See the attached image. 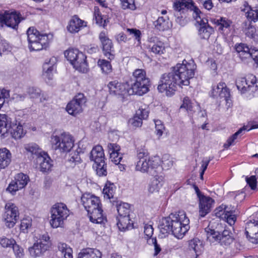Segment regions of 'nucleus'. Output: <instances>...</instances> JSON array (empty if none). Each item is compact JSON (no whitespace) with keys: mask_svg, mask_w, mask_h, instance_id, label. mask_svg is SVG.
I'll list each match as a JSON object with an SVG mask.
<instances>
[{"mask_svg":"<svg viewBox=\"0 0 258 258\" xmlns=\"http://www.w3.org/2000/svg\"><path fill=\"white\" fill-rule=\"evenodd\" d=\"M58 250L64 258H73V249L70 246L63 242H58L57 245Z\"/></svg>","mask_w":258,"mask_h":258,"instance_id":"c9c22d12","label":"nucleus"},{"mask_svg":"<svg viewBox=\"0 0 258 258\" xmlns=\"http://www.w3.org/2000/svg\"><path fill=\"white\" fill-rule=\"evenodd\" d=\"M32 226V219L30 217L24 218L21 222L20 230L23 233H27Z\"/></svg>","mask_w":258,"mask_h":258,"instance_id":"09e8293b","label":"nucleus"},{"mask_svg":"<svg viewBox=\"0 0 258 258\" xmlns=\"http://www.w3.org/2000/svg\"><path fill=\"white\" fill-rule=\"evenodd\" d=\"M199 201V215L201 217H204L211 212L215 201L212 198L208 196L202 197Z\"/></svg>","mask_w":258,"mask_h":258,"instance_id":"5701e85b","label":"nucleus"},{"mask_svg":"<svg viewBox=\"0 0 258 258\" xmlns=\"http://www.w3.org/2000/svg\"><path fill=\"white\" fill-rule=\"evenodd\" d=\"M117 225L120 231H124L134 228V223L130 216L117 217Z\"/></svg>","mask_w":258,"mask_h":258,"instance_id":"7c9ffc66","label":"nucleus"},{"mask_svg":"<svg viewBox=\"0 0 258 258\" xmlns=\"http://www.w3.org/2000/svg\"><path fill=\"white\" fill-rule=\"evenodd\" d=\"M11 118L7 115L0 114V135L5 136L12 127Z\"/></svg>","mask_w":258,"mask_h":258,"instance_id":"c85d7f7f","label":"nucleus"},{"mask_svg":"<svg viewBox=\"0 0 258 258\" xmlns=\"http://www.w3.org/2000/svg\"><path fill=\"white\" fill-rule=\"evenodd\" d=\"M149 242L154 245V255H157L161 250V248L159 244L157 243V239L156 238H152L149 240Z\"/></svg>","mask_w":258,"mask_h":258,"instance_id":"338daca9","label":"nucleus"},{"mask_svg":"<svg viewBox=\"0 0 258 258\" xmlns=\"http://www.w3.org/2000/svg\"><path fill=\"white\" fill-rule=\"evenodd\" d=\"M189 220L185 212L179 211L162 218L159 227L163 234L171 233L175 237L181 239L189 230Z\"/></svg>","mask_w":258,"mask_h":258,"instance_id":"f257e3e1","label":"nucleus"},{"mask_svg":"<svg viewBox=\"0 0 258 258\" xmlns=\"http://www.w3.org/2000/svg\"><path fill=\"white\" fill-rule=\"evenodd\" d=\"M100 255H101V253L97 249L86 248L81 250L78 258H99Z\"/></svg>","mask_w":258,"mask_h":258,"instance_id":"f704fd0d","label":"nucleus"},{"mask_svg":"<svg viewBox=\"0 0 258 258\" xmlns=\"http://www.w3.org/2000/svg\"><path fill=\"white\" fill-rule=\"evenodd\" d=\"M120 1L123 9H130L131 10L136 9L135 0H120Z\"/></svg>","mask_w":258,"mask_h":258,"instance_id":"3c124183","label":"nucleus"},{"mask_svg":"<svg viewBox=\"0 0 258 258\" xmlns=\"http://www.w3.org/2000/svg\"><path fill=\"white\" fill-rule=\"evenodd\" d=\"M130 85L129 95L136 94L142 96L147 93L149 91L150 81L146 76V71L143 69L135 70Z\"/></svg>","mask_w":258,"mask_h":258,"instance_id":"20e7f679","label":"nucleus"},{"mask_svg":"<svg viewBox=\"0 0 258 258\" xmlns=\"http://www.w3.org/2000/svg\"><path fill=\"white\" fill-rule=\"evenodd\" d=\"M11 47L6 40L3 39L2 36L0 38V55L5 52L10 51Z\"/></svg>","mask_w":258,"mask_h":258,"instance_id":"bf43d9fd","label":"nucleus"},{"mask_svg":"<svg viewBox=\"0 0 258 258\" xmlns=\"http://www.w3.org/2000/svg\"><path fill=\"white\" fill-rule=\"evenodd\" d=\"M97 63L102 72L104 73L108 74L111 72L112 66L110 61L104 59H99Z\"/></svg>","mask_w":258,"mask_h":258,"instance_id":"c03bdc74","label":"nucleus"},{"mask_svg":"<svg viewBox=\"0 0 258 258\" xmlns=\"http://www.w3.org/2000/svg\"><path fill=\"white\" fill-rule=\"evenodd\" d=\"M12 248L16 258H23L24 256V249L21 246L16 242Z\"/></svg>","mask_w":258,"mask_h":258,"instance_id":"864d4df0","label":"nucleus"},{"mask_svg":"<svg viewBox=\"0 0 258 258\" xmlns=\"http://www.w3.org/2000/svg\"><path fill=\"white\" fill-rule=\"evenodd\" d=\"M112 205L116 207L118 214V217L130 216V209L128 204L122 203L118 200L116 201L112 200Z\"/></svg>","mask_w":258,"mask_h":258,"instance_id":"c756f323","label":"nucleus"},{"mask_svg":"<svg viewBox=\"0 0 258 258\" xmlns=\"http://www.w3.org/2000/svg\"><path fill=\"white\" fill-rule=\"evenodd\" d=\"M172 69L180 80V84L188 86L190 84V80L195 76L197 65L192 59L188 61L184 59L181 63H178Z\"/></svg>","mask_w":258,"mask_h":258,"instance_id":"39448f33","label":"nucleus"},{"mask_svg":"<svg viewBox=\"0 0 258 258\" xmlns=\"http://www.w3.org/2000/svg\"><path fill=\"white\" fill-rule=\"evenodd\" d=\"M79 52V50L78 49L69 48L64 51V54L68 60L72 64V62H73L76 58Z\"/></svg>","mask_w":258,"mask_h":258,"instance_id":"a18cd8bd","label":"nucleus"},{"mask_svg":"<svg viewBox=\"0 0 258 258\" xmlns=\"http://www.w3.org/2000/svg\"><path fill=\"white\" fill-rule=\"evenodd\" d=\"M160 165V163L157 159L148 158V160H139L137 163L136 169L143 173L147 172L154 175L157 173L156 169Z\"/></svg>","mask_w":258,"mask_h":258,"instance_id":"2eb2a0df","label":"nucleus"},{"mask_svg":"<svg viewBox=\"0 0 258 258\" xmlns=\"http://www.w3.org/2000/svg\"><path fill=\"white\" fill-rule=\"evenodd\" d=\"M86 102L87 98L84 94L78 93L68 103L66 110L70 115L76 116L83 112Z\"/></svg>","mask_w":258,"mask_h":258,"instance_id":"ddd939ff","label":"nucleus"},{"mask_svg":"<svg viewBox=\"0 0 258 258\" xmlns=\"http://www.w3.org/2000/svg\"><path fill=\"white\" fill-rule=\"evenodd\" d=\"M256 84L255 77L251 75L247 79L245 77H239L236 80V85L241 93H244L247 91L251 92L257 90V85Z\"/></svg>","mask_w":258,"mask_h":258,"instance_id":"dca6fc26","label":"nucleus"},{"mask_svg":"<svg viewBox=\"0 0 258 258\" xmlns=\"http://www.w3.org/2000/svg\"><path fill=\"white\" fill-rule=\"evenodd\" d=\"M27 94L32 98H37L40 96L41 90L35 87H29L27 90Z\"/></svg>","mask_w":258,"mask_h":258,"instance_id":"6e6d98bb","label":"nucleus"},{"mask_svg":"<svg viewBox=\"0 0 258 258\" xmlns=\"http://www.w3.org/2000/svg\"><path fill=\"white\" fill-rule=\"evenodd\" d=\"M245 233L250 242L258 243V221L249 220L246 223Z\"/></svg>","mask_w":258,"mask_h":258,"instance_id":"4be33fe9","label":"nucleus"},{"mask_svg":"<svg viewBox=\"0 0 258 258\" xmlns=\"http://www.w3.org/2000/svg\"><path fill=\"white\" fill-rule=\"evenodd\" d=\"M50 213V224L52 228H57L63 226L64 221L69 216L70 210L64 203H57L51 207Z\"/></svg>","mask_w":258,"mask_h":258,"instance_id":"6e6552de","label":"nucleus"},{"mask_svg":"<svg viewBox=\"0 0 258 258\" xmlns=\"http://www.w3.org/2000/svg\"><path fill=\"white\" fill-rule=\"evenodd\" d=\"M128 123L132 125L133 127H140L142 125L143 119L135 114L132 118L129 119Z\"/></svg>","mask_w":258,"mask_h":258,"instance_id":"0e129e2a","label":"nucleus"},{"mask_svg":"<svg viewBox=\"0 0 258 258\" xmlns=\"http://www.w3.org/2000/svg\"><path fill=\"white\" fill-rule=\"evenodd\" d=\"M57 59L56 57L52 56L49 60L46 59L43 65V77L45 81L52 80L53 74L56 71V63Z\"/></svg>","mask_w":258,"mask_h":258,"instance_id":"412c9836","label":"nucleus"},{"mask_svg":"<svg viewBox=\"0 0 258 258\" xmlns=\"http://www.w3.org/2000/svg\"><path fill=\"white\" fill-rule=\"evenodd\" d=\"M184 108L186 109L187 111H191L192 106L191 101L188 97L184 98L183 100V103L180 106V108Z\"/></svg>","mask_w":258,"mask_h":258,"instance_id":"774afa93","label":"nucleus"},{"mask_svg":"<svg viewBox=\"0 0 258 258\" xmlns=\"http://www.w3.org/2000/svg\"><path fill=\"white\" fill-rule=\"evenodd\" d=\"M154 25L157 30L164 31L170 28L171 22L168 18L164 17H159L158 19L155 21Z\"/></svg>","mask_w":258,"mask_h":258,"instance_id":"72a5a7b5","label":"nucleus"},{"mask_svg":"<svg viewBox=\"0 0 258 258\" xmlns=\"http://www.w3.org/2000/svg\"><path fill=\"white\" fill-rule=\"evenodd\" d=\"M23 20L24 18L21 13L16 10L5 11L0 13V22L15 30L18 29L19 24Z\"/></svg>","mask_w":258,"mask_h":258,"instance_id":"f8f14e48","label":"nucleus"},{"mask_svg":"<svg viewBox=\"0 0 258 258\" xmlns=\"http://www.w3.org/2000/svg\"><path fill=\"white\" fill-rule=\"evenodd\" d=\"M5 214L6 225L9 228L14 226L19 216L18 209L13 204H7L5 207Z\"/></svg>","mask_w":258,"mask_h":258,"instance_id":"6ab92c4d","label":"nucleus"},{"mask_svg":"<svg viewBox=\"0 0 258 258\" xmlns=\"http://www.w3.org/2000/svg\"><path fill=\"white\" fill-rule=\"evenodd\" d=\"M51 142L53 148L55 150H58L61 153L70 152L74 145L73 137L66 133L59 136H51Z\"/></svg>","mask_w":258,"mask_h":258,"instance_id":"9d476101","label":"nucleus"},{"mask_svg":"<svg viewBox=\"0 0 258 258\" xmlns=\"http://www.w3.org/2000/svg\"><path fill=\"white\" fill-rule=\"evenodd\" d=\"M29 180L28 176L22 173L18 174L15 178V181L17 182V185H19V188H23L27 184Z\"/></svg>","mask_w":258,"mask_h":258,"instance_id":"79ce46f5","label":"nucleus"},{"mask_svg":"<svg viewBox=\"0 0 258 258\" xmlns=\"http://www.w3.org/2000/svg\"><path fill=\"white\" fill-rule=\"evenodd\" d=\"M107 148L110 156L112 157H114L115 154L119 153L120 149V146L116 143H109Z\"/></svg>","mask_w":258,"mask_h":258,"instance_id":"603ef678","label":"nucleus"},{"mask_svg":"<svg viewBox=\"0 0 258 258\" xmlns=\"http://www.w3.org/2000/svg\"><path fill=\"white\" fill-rule=\"evenodd\" d=\"M25 149L29 152H30L32 154H34L37 156H39L40 154L42 155V153L45 152L42 151L39 146L36 144H29L25 146Z\"/></svg>","mask_w":258,"mask_h":258,"instance_id":"49530a36","label":"nucleus"},{"mask_svg":"<svg viewBox=\"0 0 258 258\" xmlns=\"http://www.w3.org/2000/svg\"><path fill=\"white\" fill-rule=\"evenodd\" d=\"M36 162L39 165L40 171L43 173L50 171L53 166V161L46 152L42 153V155L40 154L37 157Z\"/></svg>","mask_w":258,"mask_h":258,"instance_id":"393cba45","label":"nucleus"},{"mask_svg":"<svg viewBox=\"0 0 258 258\" xmlns=\"http://www.w3.org/2000/svg\"><path fill=\"white\" fill-rule=\"evenodd\" d=\"M217 96H219L220 99L223 98L228 107L230 106L231 102L230 99V91L225 83L220 82L216 87H213L211 96L214 98Z\"/></svg>","mask_w":258,"mask_h":258,"instance_id":"a211bd4d","label":"nucleus"},{"mask_svg":"<svg viewBox=\"0 0 258 258\" xmlns=\"http://www.w3.org/2000/svg\"><path fill=\"white\" fill-rule=\"evenodd\" d=\"M86 58V56L79 51L76 58L73 62H72V65L76 70L80 72L86 73L88 71Z\"/></svg>","mask_w":258,"mask_h":258,"instance_id":"a878e982","label":"nucleus"},{"mask_svg":"<svg viewBox=\"0 0 258 258\" xmlns=\"http://www.w3.org/2000/svg\"><path fill=\"white\" fill-rule=\"evenodd\" d=\"M94 16L96 24L100 26L105 27L107 25V23L109 22L108 19L106 18V16H102L100 14L99 9H96V7H95Z\"/></svg>","mask_w":258,"mask_h":258,"instance_id":"ea45409f","label":"nucleus"},{"mask_svg":"<svg viewBox=\"0 0 258 258\" xmlns=\"http://www.w3.org/2000/svg\"><path fill=\"white\" fill-rule=\"evenodd\" d=\"M81 202L88 212L90 221L95 224H102L106 218L103 215L102 204L99 198L89 193L84 194Z\"/></svg>","mask_w":258,"mask_h":258,"instance_id":"7ed1b4c3","label":"nucleus"},{"mask_svg":"<svg viewBox=\"0 0 258 258\" xmlns=\"http://www.w3.org/2000/svg\"><path fill=\"white\" fill-rule=\"evenodd\" d=\"M16 242V241L12 238L3 237L0 239V244L3 247L6 248L12 247Z\"/></svg>","mask_w":258,"mask_h":258,"instance_id":"5fc2aeb1","label":"nucleus"},{"mask_svg":"<svg viewBox=\"0 0 258 258\" xmlns=\"http://www.w3.org/2000/svg\"><path fill=\"white\" fill-rule=\"evenodd\" d=\"M129 84H124L116 80L110 82L107 87L110 94L124 98L129 95Z\"/></svg>","mask_w":258,"mask_h":258,"instance_id":"f3484780","label":"nucleus"},{"mask_svg":"<svg viewBox=\"0 0 258 258\" xmlns=\"http://www.w3.org/2000/svg\"><path fill=\"white\" fill-rule=\"evenodd\" d=\"M155 124L156 134L159 137L163 135L165 130V126L163 122L160 120H155L154 121Z\"/></svg>","mask_w":258,"mask_h":258,"instance_id":"4d7b16f0","label":"nucleus"},{"mask_svg":"<svg viewBox=\"0 0 258 258\" xmlns=\"http://www.w3.org/2000/svg\"><path fill=\"white\" fill-rule=\"evenodd\" d=\"M87 26V22L81 20L75 15L72 17L67 26V30L71 33H78L82 28Z\"/></svg>","mask_w":258,"mask_h":258,"instance_id":"b1692460","label":"nucleus"},{"mask_svg":"<svg viewBox=\"0 0 258 258\" xmlns=\"http://www.w3.org/2000/svg\"><path fill=\"white\" fill-rule=\"evenodd\" d=\"M150 51L155 54L161 55L165 51V47L163 43L161 41H158L157 43L153 45H149Z\"/></svg>","mask_w":258,"mask_h":258,"instance_id":"37998d69","label":"nucleus"},{"mask_svg":"<svg viewBox=\"0 0 258 258\" xmlns=\"http://www.w3.org/2000/svg\"><path fill=\"white\" fill-rule=\"evenodd\" d=\"M116 189V186L113 183H107L103 189V193L105 199L109 200L112 204V201L118 200L117 198L114 197Z\"/></svg>","mask_w":258,"mask_h":258,"instance_id":"473e14b6","label":"nucleus"},{"mask_svg":"<svg viewBox=\"0 0 258 258\" xmlns=\"http://www.w3.org/2000/svg\"><path fill=\"white\" fill-rule=\"evenodd\" d=\"M226 213H228L227 211L224 210V205H222L215 210V214L217 217L220 219H224L226 216L227 215Z\"/></svg>","mask_w":258,"mask_h":258,"instance_id":"052dcab7","label":"nucleus"},{"mask_svg":"<svg viewBox=\"0 0 258 258\" xmlns=\"http://www.w3.org/2000/svg\"><path fill=\"white\" fill-rule=\"evenodd\" d=\"M232 21L226 18L221 17L219 19H217L215 22V24L219 27L218 29L219 31H222V33H224V31L230 29V26L232 25Z\"/></svg>","mask_w":258,"mask_h":258,"instance_id":"4c0bfd02","label":"nucleus"},{"mask_svg":"<svg viewBox=\"0 0 258 258\" xmlns=\"http://www.w3.org/2000/svg\"><path fill=\"white\" fill-rule=\"evenodd\" d=\"M149 111L148 109L140 107L137 111L136 115L141 118L143 120L148 118L149 116Z\"/></svg>","mask_w":258,"mask_h":258,"instance_id":"e2e57ef3","label":"nucleus"},{"mask_svg":"<svg viewBox=\"0 0 258 258\" xmlns=\"http://www.w3.org/2000/svg\"><path fill=\"white\" fill-rule=\"evenodd\" d=\"M188 247L198 255V252H200L203 248L202 242L198 238H194L188 241Z\"/></svg>","mask_w":258,"mask_h":258,"instance_id":"58836bf2","label":"nucleus"},{"mask_svg":"<svg viewBox=\"0 0 258 258\" xmlns=\"http://www.w3.org/2000/svg\"><path fill=\"white\" fill-rule=\"evenodd\" d=\"M235 55L239 60L243 63H247L251 60V50L249 46L245 43H237L235 45Z\"/></svg>","mask_w":258,"mask_h":258,"instance_id":"aec40b11","label":"nucleus"},{"mask_svg":"<svg viewBox=\"0 0 258 258\" xmlns=\"http://www.w3.org/2000/svg\"><path fill=\"white\" fill-rule=\"evenodd\" d=\"M244 6L243 11L245 12L248 20L253 22L258 21V4L251 6L249 5L248 3L245 2Z\"/></svg>","mask_w":258,"mask_h":258,"instance_id":"bb28decb","label":"nucleus"},{"mask_svg":"<svg viewBox=\"0 0 258 258\" xmlns=\"http://www.w3.org/2000/svg\"><path fill=\"white\" fill-rule=\"evenodd\" d=\"M90 159L95 163H102L105 161L104 151L102 146L97 145L94 147L90 152Z\"/></svg>","mask_w":258,"mask_h":258,"instance_id":"cd10ccee","label":"nucleus"},{"mask_svg":"<svg viewBox=\"0 0 258 258\" xmlns=\"http://www.w3.org/2000/svg\"><path fill=\"white\" fill-rule=\"evenodd\" d=\"M51 245V242L48 233L41 235L33 245L29 248L30 254L33 257L40 256L48 250Z\"/></svg>","mask_w":258,"mask_h":258,"instance_id":"9b49d317","label":"nucleus"},{"mask_svg":"<svg viewBox=\"0 0 258 258\" xmlns=\"http://www.w3.org/2000/svg\"><path fill=\"white\" fill-rule=\"evenodd\" d=\"M207 239L211 242H217L221 245H229L234 239L232 233L230 229L225 228L220 232L214 229H206Z\"/></svg>","mask_w":258,"mask_h":258,"instance_id":"1a4fd4ad","label":"nucleus"},{"mask_svg":"<svg viewBox=\"0 0 258 258\" xmlns=\"http://www.w3.org/2000/svg\"><path fill=\"white\" fill-rule=\"evenodd\" d=\"M148 152L146 149L144 148H141V149H138L137 150V158L139 160H148Z\"/></svg>","mask_w":258,"mask_h":258,"instance_id":"680f3d73","label":"nucleus"},{"mask_svg":"<svg viewBox=\"0 0 258 258\" xmlns=\"http://www.w3.org/2000/svg\"><path fill=\"white\" fill-rule=\"evenodd\" d=\"M28 47L31 51L46 49L49 45V40L46 34H41L36 28L31 27L27 31Z\"/></svg>","mask_w":258,"mask_h":258,"instance_id":"0eeeda50","label":"nucleus"},{"mask_svg":"<svg viewBox=\"0 0 258 258\" xmlns=\"http://www.w3.org/2000/svg\"><path fill=\"white\" fill-rule=\"evenodd\" d=\"M103 163H95L93 165L95 168L96 174L99 176H106L107 174V164L105 161H102Z\"/></svg>","mask_w":258,"mask_h":258,"instance_id":"a19ab883","label":"nucleus"},{"mask_svg":"<svg viewBox=\"0 0 258 258\" xmlns=\"http://www.w3.org/2000/svg\"><path fill=\"white\" fill-rule=\"evenodd\" d=\"M161 186L160 181L157 178L154 177L149 184L148 191L150 193L158 191Z\"/></svg>","mask_w":258,"mask_h":258,"instance_id":"de8ad7c7","label":"nucleus"},{"mask_svg":"<svg viewBox=\"0 0 258 258\" xmlns=\"http://www.w3.org/2000/svg\"><path fill=\"white\" fill-rule=\"evenodd\" d=\"M177 86H182L176 74L173 71L169 73L162 74L160 77L157 89L160 93L165 92L168 96H171L175 94Z\"/></svg>","mask_w":258,"mask_h":258,"instance_id":"423d86ee","label":"nucleus"},{"mask_svg":"<svg viewBox=\"0 0 258 258\" xmlns=\"http://www.w3.org/2000/svg\"><path fill=\"white\" fill-rule=\"evenodd\" d=\"M246 181L252 190L256 189L257 181L255 176L252 175L249 177H246Z\"/></svg>","mask_w":258,"mask_h":258,"instance_id":"69168bd1","label":"nucleus"},{"mask_svg":"<svg viewBox=\"0 0 258 258\" xmlns=\"http://www.w3.org/2000/svg\"><path fill=\"white\" fill-rule=\"evenodd\" d=\"M173 8L178 13H184L188 10L193 12V17L200 25L199 33L201 38L208 39L214 32V29L209 25L208 20L206 18H201V12L195 6L192 0H179L174 3Z\"/></svg>","mask_w":258,"mask_h":258,"instance_id":"f03ea898","label":"nucleus"},{"mask_svg":"<svg viewBox=\"0 0 258 258\" xmlns=\"http://www.w3.org/2000/svg\"><path fill=\"white\" fill-rule=\"evenodd\" d=\"M99 39L101 42V47L103 55L110 61L115 58V51L112 40L105 31H101L99 35Z\"/></svg>","mask_w":258,"mask_h":258,"instance_id":"4468645a","label":"nucleus"},{"mask_svg":"<svg viewBox=\"0 0 258 258\" xmlns=\"http://www.w3.org/2000/svg\"><path fill=\"white\" fill-rule=\"evenodd\" d=\"M11 129H12V131H11L12 136L15 139H21L25 134L22 125H21L20 123H19L18 125L16 123L15 124L12 123Z\"/></svg>","mask_w":258,"mask_h":258,"instance_id":"e433bc0d","label":"nucleus"},{"mask_svg":"<svg viewBox=\"0 0 258 258\" xmlns=\"http://www.w3.org/2000/svg\"><path fill=\"white\" fill-rule=\"evenodd\" d=\"M161 166L163 169H168L173 165V161L169 159L168 155H164L162 159Z\"/></svg>","mask_w":258,"mask_h":258,"instance_id":"13d9d810","label":"nucleus"},{"mask_svg":"<svg viewBox=\"0 0 258 258\" xmlns=\"http://www.w3.org/2000/svg\"><path fill=\"white\" fill-rule=\"evenodd\" d=\"M81 150L78 149L71 152L66 155V162L71 167H74L76 165L81 163V159L80 156Z\"/></svg>","mask_w":258,"mask_h":258,"instance_id":"2f4dec72","label":"nucleus"},{"mask_svg":"<svg viewBox=\"0 0 258 258\" xmlns=\"http://www.w3.org/2000/svg\"><path fill=\"white\" fill-rule=\"evenodd\" d=\"M126 31L130 34L133 35L135 39L137 41V45H140L141 43V39L142 33L140 30L136 28H127Z\"/></svg>","mask_w":258,"mask_h":258,"instance_id":"8fccbe9b","label":"nucleus"}]
</instances>
